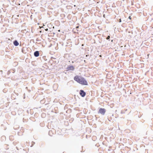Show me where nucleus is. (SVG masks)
Segmentation results:
<instances>
[{
	"label": "nucleus",
	"mask_w": 153,
	"mask_h": 153,
	"mask_svg": "<svg viewBox=\"0 0 153 153\" xmlns=\"http://www.w3.org/2000/svg\"><path fill=\"white\" fill-rule=\"evenodd\" d=\"M58 31L59 32H60V30H58Z\"/></svg>",
	"instance_id": "b1692460"
},
{
	"label": "nucleus",
	"mask_w": 153,
	"mask_h": 153,
	"mask_svg": "<svg viewBox=\"0 0 153 153\" xmlns=\"http://www.w3.org/2000/svg\"><path fill=\"white\" fill-rule=\"evenodd\" d=\"M35 142L33 141H32L31 142L32 145L30 147H32L35 144Z\"/></svg>",
	"instance_id": "6e6552de"
},
{
	"label": "nucleus",
	"mask_w": 153,
	"mask_h": 153,
	"mask_svg": "<svg viewBox=\"0 0 153 153\" xmlns=\"http://www.w3.org/2000/svg\"><path fill=\"white\" fill-rule=\"evenodd\" d=\"M79 94L82 97H84L86 95V93L83 90H80L79 91Z\"/></svg>",
	"instance_id": "20e7f679"
},
{
	"label": "nucleus",
	"mask_w": 153,
	"mask_h": 153,
	"mask_svg": "<svg viewBox=\"0 0 153 153\" xmlns=\"http://www.w3.org/2000/svg\"><path fill=\"white\" fill-rule=\"evenodd\" d=\"M14 93H15L17 95H18V93H16L15 91H14Z\"/></svg>",
	"instance_id": "5701e85b"
},
{
	"label": "nucleus",
	"mask_w": 153,
	"mask_h": 153,
	"mask_svg": "<svg viewBox=\"0 0 153 153\" xmlns=\"http://www.w3.org/2000/svg\"><path fill=\"white\" fill-rule=\"evenodd\" d=\"M48 28H46V29H45V30L46 31H48Z\"/></svg>",
	"instance_id": "412c9836"
},
{
	"label": "nucleus",
	"mask_w": 153,
	"mask_h": 153,
	"mask_svg": "<svg viewBox=\"0 0 153 153\" xmlns=\"http://www.w3.org/2000/svg\"><path fill=\"white\" fill-rule=\"evenodd\" d=\"M106 111V109L104 108H100L98 111V114H100L102 115H104Z\"/></svg>",
	"instance_id": "f03ea898"
},
{
	"label": "nucleus",
	"mask_w": 153,
	"mask_h": 153,
	"mask_svg": "<svg viewBox=\"0 0 153 153\" xmlns=\"http://www.w3.org/2000/svg\"><path fill=\"white\" fill-rule=\"evenodd\" d=\"M55 63H56V61H55Z\"/></svg>",
	"instance_id": "a878e982"
},
{
	"label": "nucleus",
	"mask_w": 153,
	"mask_h": 153,
	"mask_svg": "<svg viewBox=\"0 0 153 153\" xmlns=\"http://www.w3.org/2000/svg\"><path fill=\"white\" fill-rule=\"evenodd\" d=\"M52 25L51 24H48V27H49L50 28L52 26Z\"/></svg>",
	"instance_id": "1a4fd4ad"
},
{
	"label": "nucleus",
	"mask_w": 153,
	"mask_h": 153,
	"mask_svg": "<svg viewBox=\"0 0 153 153\" xmlns=\"http://www.w3.org/2000/svg\"><path fill=\"white\" fill-rule=\"evenodd\" d=\"M86 56H87V55H86Z\"/></svg>",
	"instance_id": "c756f323"
},
{
	"label": "nucleus",
	"mask_w": 153,
	"mask_h": 153,
	"mask_svg": "<svg viewBox=\"0 0 153 153\" xmlns=\"http://www.w3.org/2000/svg\"><path fill=\"white\" fill-rule=\"evenodd\" d=\"M51 58H52V59H56V58H54V57H51Z\"/></svg>",
	"instance_id": "4be33fe9"
},
{
	"label": "nucleus",
	"mask_w": 153,
	"mask_h": 153,
	"mask_svg": "<svg viewBox=\"0 0 153 153\" xmlns=\"http://www.w3.org/2000/svg\"><path fill=\"white\" fill-rule=\"evenodd\" d=\"M34 56L35 57H37L39 55V51H36L34 53Z\"/></svg>",
	"instance_id": "39448f33"
},
{
	"label": "nucleus",
	"mask_w": 153,
	"mask_h": 153,
	"mask_svg": "<svg viewBox=\"0 0 153 153\" xmlns=\"http://www.w3.org/2000/svg\"><path fill=\"white\" fill-rule=\"evenodd\" d=\"M27 111L28 112V111Z\"/></svg>",
	"instance_id": "2f4dec72"
},
{
	"label": "nucleus",
	"mask_w": 153,
	"mask_h": 153,
	"mask_svg": "<svg viewBox=\"0 0 153 153\" xmlns=\"http://www.w3.org/2000/svg\"><path fill=\"white\" fill-rule=\"evenodd\" d=\"M84 62H85V60H84Z\"/></svg>",
	"instance_id": "7c9ffc66"
},
{
	"label": "nucleus",
	"mask_w": 153,
	"mask_h": 153,
	"mask_svg": "<svg viewBox=\"0 0 153 153\" xmlns=\"http://www.w3.org/2000/svg\"><path fill=\"white\" fill-rule=\"evenodd\" d=\"M53 134V132L52 130L49 131L48 132L49 135L51 136H52Z\"/></svg>",
	"instance_id": "0eeeda50"
},
{
	"label": "nucleus",
	"mask_w": 153,
	"mask_h": 153,
	"mask_svg": "<svg viewBox=\"0 0 153 153\" xmlns=\"http://www.w3.org/2000/svg\"><path fill=\"white\" fill-rule=\"evenodd\" d=\"M81 152H82V151H80Z\"/></svg>",
	"instance_id": "cd10ccee"
},
{
	"label": "nucleus",
	"mask_w": 153,
	"mask_h": 153,
	"mask_svg": "<svg viewBox=\"0 0 153 153\" xmlns=\"http://www.w3.org/2000/svg\"><path fill=\"white\" fill-rule=\"evenodd\" d=\"M22 52L23 53H24V50L23 48H22Z\"/></svg>",
	"instance_id": "f3484780"
},
{
	"label": "nucleus",
	"mask_w": 153,
	"mask_h": 153,
	"mask_svg": "<svg viewBox=\"0 0 153 153\" xmlns=\"http://www.w3.org/2000/svg\"><path fill=\"white\" fill-rule=\"evenodd\" d=\"M2 71H0V74L2 75Z\"/></svg>",
	"instance_id": "4468645a"
},
{
	"label": "nucleus",
	"mask_w": 153,
	"mask_h": 153,
	"mask_svg": "<svg viewBox=\"0 0 153 153\" xmlns=\"http://www.w3.org/2000/svg\"><path fill=\"white\" fill-rule=\"evenodd\" d=\"M36 41H40V40H39V39H38L37 38L36 39Z\"/></svg>",
	"instance_id": "a211bd4d"
},
{
	"label": "nucleus",
	"mask_w": 153,
	"mask_h": 153,
	"mask_svg": "<svg viewBox=\"0 0 153 153\" xmlns=\"http://www.w3.org/2000/svg\"><path fill=\"white\" fill-rule=\"evenodd\" d=\"M86 56H87V55H86Z\"/></svg>",
	"instance_id": "c85d7f7f"
},
{
	"label": "nucleus",
	"mask_w": 153,
	"mask_h": 153,
	"mask_svg": "<svg viewBox=\"0 0 153 153\" xmlns=\"http://www.w3.org/2000/svg\"><path fill=\"white\" fill-rule=\"evenodd\" d=\"M3 90V92H4V90Z\"/></svg>",
	"instance_id": "bb28decb"
},
{
	"label": "nucleus",
	"mask_w": 153,
	"mask_h": 153,
	"mask_svg": "<svg viewBox=\"0 0 153 153\" xmlns=\"http://www.w3.org/2000/svg\"><path fill=\"white\" fill-rule=\"evenodd\" d=\"M118 21L119 22H121V19H119V20H118Z\"/></svg>",
	"instance_id": "f8f14e48"
},
{
	"label": "nucleus",
	"mask_w": 153,
	"mask_h": 153,
	"mask_svg": "<svg viewBox=\"0 0 153 153\" xmlns=\"http://www.w3.org/2000/svg\"><path fill=\"white\" fill-rule=\"evenodd\" d=\"M74 79L77 83L82 85H88L87 80L84 78L82 76L76 75L74 76Z\"/></svg>",
	"instance_id": "f257e3e1"
},
{
	"label": "nucleus",
	"mask_w": 153,
	"mask_h": 153,
	"mask_svg": "<svg viewBox=\"0 0 153 153\" xmlns=\"http://www.w3.org/2000/svg\"><path fill=\"white\" fill-rule=\"evenodd\" d=\"M13 43L14 45L15 46H18L19 45V42L16 40H15L13 41Z\"/></svg>",
	"instance_id": "423d86ee"
},
{
	"label": "nucleus",
	"mask_w": 153,
	"mask_h": 153,
	"mask_svg": "<svg viewBox=\"0 0 153 153\" xmlns=\"http://www.w3.org/2000/svg\"><path fill=\"white\" fill-rule=\"evenodd\" d=\"M42 58L44 59L46 61L47 60V59H45V58H46L45 56H43V57H42Z\"/></svg>",
	"instance_id": "9d476101"
},
{
	"label": "nucleus",
	"mask_w": 153,
	"mask_h": 153,
	"mask_svg": "<svg viewBox=\"0 0 153 153\" xmlns=\"http://www.w3.org/2000/svg\"><path fill=\"white\" fill-rule=\"evenodd\" d=\"M103 17L105 18V14H103Z\"/></svg>",
	"instance_id": "aec40b11"
},
{
	"label": "nucleus",
	"mask_w": 153,
	"mask_h": 153,
	"mask_svg": "<svg viewBox=\"0 0 153 153\" xmlns=\"http://www.w3.org/2000/svg\"><path fill=\"white\" fill-rule=\"evenodd\" d=\"M128 19H130V20H131V16H129L128 17Z\"/></svg>",
	"instance_id": "dca6fc26"
},
{
	"label": "nucleus",
	"mask_w": 153,
	"mask_h": 153,
	"mask_svg": "<svg viewBox=\"0 0 153 153\" xmlns=\"http://www.w3.org/2000/svg\"><path fill=\"white\" fill-rule=\"evenodd\" d=\"M10 73V71H8L7 72V75H9Z\"/></svg>",
	"instance_id": "9b49d317"
},
{
	"label": "nucleus",
	"mask_w": 153,
	"mask_h": 153,
	"mask_svg": "<svg viewBox=\"0 0 153 153\" xmlns=\"http://www.w3.org/2000/svg\"><path fill=\"white\" fill-rule=\"evenodd\" d=\"M78 27H79L78 26H77V27H76V28H78Z\"/></svg>",
	"instance_id": "393cba45"
},
{
	"label": "nucleus",
	"mask_w": 153,
	"mask_h": 153,
	"mask_svg": "<svg viewBox=\"0 0 153 153\" xmlns=\"http://www.w3.org/2000/svg\"><path fill=\"white\" fill-rule=\"evenodd\" d=\"M110 38V36H108L107 38V40H109V39Z\"/></svg>",
	"instance_id": "ddd939ff"
},
{
	"label": "nucleus",
	"mask_w": 153,
	"mask_h": 153,
	"mask_svg": "<svg viewBox=\"0 0 153 153\" xmlns=\"http://www.w3.org/2000/svg\"><path fill=\"white\" fill-rule=\"evenodd\" d=\"M66 69L68 71H74L75 69V68L73 65H69L67 66Z\"/></svg>",
	"instance_id": "7ed1b4c3"
},
{
	"label": "nucleus",
	"mask_w": 153,
	"mask_h": 153,
	"mask_svg": "<svg viewBox=\"0 0 153 153\" xmlns=\"http://www.w3.org/2000/svg\"><path fill=\"white\" fill-rule=\"evenodd\" d=\"M125 113L124 112H123V111H121V114H124Z\"/></svg>",
	"instance_id": "2eb2a0df"
},
{
	"label": "nucleus",
	"mask_w": 153,
	"mask_h": 153,
	"mask_svg": "<svg viewBox=\"0 0 153 153\" xmlns=\"http://www.w3.org/2000/svg\"><path fill=\"white\" fill-rule=\"evenodd\" d=\"M43 100H42L40 101V102H41V103H42L43 102Z\"/></svg>",
	"instance_id": "6ab92c4d"
}]
</instances>
